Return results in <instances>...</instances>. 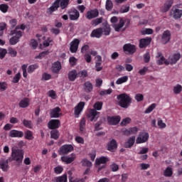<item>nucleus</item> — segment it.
Wrapping results in <instances>:
<instances>
[{
  "label": "nucleus",
  "mask_w": 182,
  "mask_h": 182,
  "mask_svg": "<svg viewBox=\"0 0 182 182\" xmlns=\"http://www.w3.org/2000/svg\"><path fill=\"white\" fill-rule=\"evenodd\" d=\"M59 136H60V134L59 133V131L58 129H53L50 131V138L53 139L54 140H58L59 139Z\"/></svg>",
  "instance_id": "obj_34"
},
{
  "label": "nucleus",
  "mask_w": 182,
  "mask_h": 182,
  "mask_svg": "<svg viewBox=\"0 0 182 182\" xmlns=\"http://www.w3.org/2000/svg\"><path fill=\"white\" fill-rule=\"evenodd\" d=\"M149 137H150V135H149L148 132H144L142 134H139V136L137 137L136 140V144H141V143H146L149 140Z\"/></svg>",
  "instance_id": "obj_11"
},
{
  "label": "nucleus",
  "mask_w": 182,
  "mask_h": 182,
  "mask_svg": "<svg viewBox=\"0 0 182 182\" xmlns=\"http://www.w3.org/2000/svg\"><path fill=\"white\" fill-rule=\"evenodd\" d=\"M70 21H77L80 16V14L76 9L71 10L69 14Z\"/></svg>",
  "instance_id": "obj_21"
},
{
  "label": "nucleus",
  "mask_w": 182,
  "mask_h": 182,
  "mask_svg": "<svg viewBox=\"0 0 182 182\" xmlns=\"http://www.w3.org/2000/svg\"><path fill=\"white\" fill-rule=\"evenodd\" d=\"M149 71V67H143L142 69H140L138 72V73L139 75H141V76H144V75H146V73H147V72Z\"/></svg>",
  "instance_id": "obj_54"
},
{
  "label": "nucleus",
  "mask_w": 182,
  "mask_h": 182,
  "mask_svg": "<svg viewBox=\"0 0 182 182\" xmlns=\"http://www.w3.org/2000/svg\"><path fill=\"white\" fill-rule=\"evenodd\" d=\"M85 16L87 19H93L94 18H97V16H99V10L94 9L88 11Z\"/></svg>",
  "instance_id": "obj_19"
},
{
  "label": "nucleus",
  "mask_w": 182,
  "mask_h": 182,
  "mask_svg": "<svg viewBox=\"0 0 182 182\" xmlns=\"http://www.w3.org/2000/svg\"><path fill=\"white\" fill-rule=\"evenodd\" d=\"M117 99L119 100V106L123 109H127L132 105V97L127 93H122L117 95Z\"/></svg>",
  "instance_id": "obj_2"
},
{
  "label": "nucleus",
  "mask_w": 182,
  "mask_h": 182,
  "mask_svg": "<svg viewBox=\"0 0 182 182\" xmlns=\"http://www.w3.org/2000/svg\"><path fill=\"white\" fill-rule=\"evenodd\" d=\"M129 80V77L127 75L118 78L116 81L117 85H122V83H126Z\"/></svg>",
  "instance_id": "obj_35"
},
{
  "label": "nucleus",
  "mask_w": 182,
  "mask_h": 182,
  "mask_svg": "<svg viewBox=\"0 0 182 182\" xmlns=\"http://www.w3.org/2000/svg\"><path fill=\"white\" fill-rule=\"evenodd\" d=\"M171 15H173V19H181L182 16V10L180 9H174L171 10Z\"/></svg>",
  "instance_id": "obj_24"
},
{
  "label": "nucleus",
  "mask_w": 182,
  "mask_h": 182,
  "mask_svg": "<svg viewBox=\"0 0 182 182\" xmlns=\"http://www.w3.org/2000/svg\"><path fill=\"white\" fill-rule=\"evenodd\" d=\"M107 123L110 126H116L120 123V116L117 115V116H108L107 117Z\"/></svg>",
  "instance_id": "obj_6"
},
{
  "label": "nucleus",
  "mask_w": 182,
  "mask_h": 182,
  "mask_svg": "<svg viewBox=\"0 0 182 182\" xmlns=\"http://www.w3.org/2000/svg\"><path fill=\"white\" fill-rule=\"evenodd\" d=\"M156 106H157V105H156L155 103L151 104L149 107L146 108V109L144 111V113L146 114H149V113H151V112L156 109Z\"/></svg>",
  "instance_id": "obj_47"
},
{
  "label": "nucleus",
  "mask_w": 182,
  "mask_h": 182,
  "mask_svg": "<svg viewBox=\"0 0 182 182\" xmlns=\"http://www.w3.org/2000/svg\"><path fill=\"white\" fill-rule=\"evenodd\" d=\"M103 29V33L105 36H109L110 35V32H112V28H110V26L109 25H105Z\"/></svg>",
  "instance_id": "obj_39"
},
{
  "label": "nucleus",
  "mask_w": 182,
  "mask_h": 182,
  "mask_svg": "<svg viewBox=\"0 0 182 182\" xmlns=\"http://www.w3.org/2000/svg\"><path fill=\"white\" fill-rule=\"evenodd\" d=\"M21 73H17L13 78L12 82L13 83H19V80H21Z\"/></svg>",
  "instance_id": "obj_58"
},
{
  "label": "nucleus",
  "mask_w": 182,
  "mask_h": 182,
  "mask_svg": "<svg viewBox=\"0 0 182 182\" xmlns=\"http://www.w3.org/2000/svg\"><path fill=\"white\" fill-rule=\"evenodd\" d=\"M123 51L124 53H129V55H133L136 53V46L127 43L123 46Z\"/></svg>",
  "instance_id": "obj_7"
},
{
  "label": "nucleus",
  "mask_w": 182,
  "mask_h": 182,
  "mask_svg": "<svg viewBox=\"0 0 182 182\" xmlns=\"http://www.w3.org/2000/svg\"><path fill=\"white\" fill-rule=\"evenodd\" d=\"M113 92V90L111 88L108 90H102L100 92V96H105V95H112V92Z\"/></svg>",
  "instance_id": "obj_53"
},
{
  "label": "nucleus",
  "mask_w": 182,
  "mask_h": 182,
  "mask_svg": "<svg viewBox=\"0 0 182 182\" xmlns=\"http://www.w3.org/2000/svg\"><path fill=\"white\" fill-rule=\"evenodd\" d=\"M102 22H103V17L92 20V25H93L94 26H97V25H100V23H102Z\"/></svg>",
  "instance_id": "obj_50"
},
{
  "label": "nucleus",
  "mask_w": 182,
  "mask_h": 182,
  "mask_svg": "<svg viewBox=\"0 0 182 182\" xmlns=\"http://www.w3.org/2000/svg\"><path fill=\"white\" fill-rule=\"evenodd\" d=\"M164 176L165 177H171V176H173V170L171 169V168H166L164 171Z\"/></svg>",
  "instance_id": "obj_44"
},
{
  "label": "nucleus",
  "mask_w": 182,
  "mask_h": 182,
  "mask_svg": "<svg viewBox=\"0 0 182 182\" xmlns=\"http://www.w3.org/2000/svg\"><path fill=\"white\" fill-rule=\"evenodd\" d=\"M83 89L86 93H90L93 92V84L90 81H86L84 83Z\"/></svg>",
  "instance_id": "obj_26"
},
{
  "label": "nucleus",
  "mask_w": 182,
  "mask_h": 182,
  "mask_svg": "<svg viewBox=\"0 0 182 182\" xmlns=\"http://www.w3.org/2000/svg\"><path fill=\"white\" fill-rule=\"evenodd\" d=\"M60 69H62V65L60 64V62L57 61L53 63V73H59V72L60 71Z\"/></svg>",
  "instance_id": "obj_30"
},
{
  "label": "nucleus",
  "mask_w": 182,
  "mask_h": 182,
  "mask_svg": "<svg viewBox=\"0 0 182 182\" xmlns=\"http://www.w3.org/2000/svg\"><path fill=\"white\" fill-rule=\"evenodd\" d=\"M9 137H12V138H21V137H23V132L22 131H18L16 129H12L11 131H10L9 134Z\"/></svg>",
  "instance_id": "obj_22"
},
{
  "label": "nucleus",
  "mask_w": 182,
  "mask_h": 182,
  "mask_svg": "<svg viewBox=\"0 0 182 182\" xmlns=\"http://www.w3.org/2000/svg\"><path fill=\"white\" fill-rule=\"evenodd\" d=\"M63 171V168L60 166H58L54 168V172L55 174H60Z\"/></svg>",
  "instance_id": "obj_64"
},
{
  "label": "nucleus",
  "mask_w": 182,
  "mask_h": 182,
  "mask_svg": "<svg viewBox=\"0 0 182 182\" xmlns=\"http://www.w3.org/2000/svg\"><path fill=\"white\" fill-rule=\"evenodd\" d=\"M109 161V159L106 156H101L100 159L95 160V164L100 166V164H106Z\"/></svg>",
  "instance_id": "obj_31"
},
{
  "label": "nucleus",
  "mask_w": 182,
  "mask_h": 182,
  "mask_svg": "<svg viewBox=\"0 0 182 182\" xmlns=\"http://www.w3.org/2000/svg\"><path fill=\"white\" fill-rule=\"evenodd\" d=\"M81 163H82V166L83 167H92V164L90 162V161H89V160H87L86 159H82Z\"/></svg>",
  "instance_id": "obj_49"
},
{
  "label": "nucleus",
  "mask_w": 182,
  "mask_h": 182,
  "mask_svg": "<svg viewBox=\"0 0 182 182\" xmlns=\"http://www.w3.org/2000/svg\"><path fill=\"white\" fill-rule=\"evenodd\" d=\"M55 182H68V176L64 174L61 176H58L55 179Z\"/></svg>",
  "instance_id": "obj_46"
},
{
  "label": "nucleus",
  "mask_w": 182,
  "mask_h": 182,
  "mask_svg": "<svg viewBox=\"0 0 182 182\" xmlns=\"http://www.w3.org/2000/svg\"><path fill=\"white\" fill-rule=\"evenodd\" d=\"M11 161H16L18 167L22 166V161H23V151L19 149H12Z\"/></svg>",
  "instance_id": "obj_3"
},
{
  "label": "nucleus",
  "mask_w": 182,
  "mask_h": 182,
  "mask_svg": "<svg viewBox=\"0 0 182 182\" xmlns=\"http://www.w3.org/2000/svg\"><path fill=\"white\" fill-rule=\"evenodd\" d=\"M25 139L26 140H32L33 139V133L31 130H26L25 132Z\"/></svg>",
  "instance_id": "obj_43"
},
{
  "label": "nucleus",
  "mask_w": 182,
  "mask_h": 182,
  "mask_svg": "<svg viewBox=\"0 0 182 182\" xmlns=\"http://www.w3.org/2000/svg\"><path fill=\"white\" fill-rule=\"evenodd\" d=\"M117 149V141H116V139H112L108 144H107V150L109 151H114Z\"/></svg>",
  "instance_id": "obj_25"
},
{
  "label": "nucleus",
  "mask_w": 182,
  "mask_h": 182,
  "mask_svg": "<svg viewBox=\"0 0 182 182\" xmlns=\"http://www.w3.org/2000/svg\"><path fill=\"white\" fill-rule=\"evenodd\" d=\"M181 59V54L179 53H175L169 57L170 65H176L178 60Z\"/></svg>",
  "instance_id": "obj_20"
},
{
  "label": "nucleus",
  "mask_w": 182,
  "mask_h": 182,
  "mask_svg": "<svg viewBox=\"0 0 182 182\" xmlns=\"http://www.w3.org/2000/svg\"><path fill=\"white\" fill-rule=\"evenodd\" d=\"M22 123L23 124V127H27V129H33V124H32V121H31V120L23 119Z\"/></svg>",
  "instance_id": "obj_37"
},
{
  "label": "nucleus",
  "mask_w": 182,
  "mask_h": 182,
  "mask_svg": "<svg viewBox=\"0 0 182 182\" xmlns=\"http://www.w3.org/2000/svg\"><path fill=\"white\" fill-rule=\"evenodd\" d=\"M136 142V136H132L129 138V139L124 143V147L125 149H132L133 146H134V143Z\"/></svg>",
  "instance_id": "obj_18"
},
{
  "label": "nucleus",
  "mask_w": 182,
  "mask_h": 182,
  "mask_svg": "<svg viewBox=\"0 0 182 182\" xmlns=\"http://www.w3.org/2000/svg\"><path fill=\"white\" fill-rule=\"evenodd\" d=\"M50 79H52V75L48 74V73H44L42 75L41 80H50Z\"/></svg>",
  "instance_id": "obj_60"
},
{
  "label": "nucleus",
  "mask_w": 182,
  "mask_h": 182,
  "mask_svg": "<svg viewBox=\"0 0 182 182\" xmlns=\"http://www.w3.org/2000/svg\"><path fill=\"white\" fill-rule=\"evenodd\" d=\"M18 106L21 107L22 109H25L29 106V99L24 98L20 101L18 103Z\"/></svg>",
  "instance_id": "obj_32"
},
{
  "label": "nucleus",
  "mask_w": 182,
  "mask_h": 182,
  "mask_svg": "<svg viewBox=\"0 0 182 182\" xmlns=\"http://www.w3.org/2000/svg\"><path fill=\"white\" fill-rule=\"evenodd\" d=\"M151 43V38L150 37H146L144 38H141L139 40V48L140 49H144L146 48L147 46H149V45H150Z\"/></svg>",
  "instance_id": "obj_12"
},
{
  "label": "nucleus",
  "mask_w": 182,
  "mask_h": 182,
  "mask_svg": "<svg viewBox=\"0 0 182 182\" xmlns=\"http://www.w3.org/2000/svg\"><path fill=\"white\" fill-rule=\"evenodd\" d=\"M48 127L50 130H56L60 127V120L50 119L48 123Z\"/></svg>",
  "instance_id": "obj_9"
},
{
  "label": "nucleus",
  "mask_w": 182,
  "mask_h": 182,
  "mask_svg": "<svg viewBox=\"0 0 182 182\" xmlns=\"http://www.w3.org/2000/svg\"><path fill=\"white\" fill-rule=\"evenodd\" d=\"M8 160L0 161V168L2 171H7L9 169V166H8Z\"/></svg>",
  "instance_id": "obj_33"
},
{
  "label": "nucleus",
  "mask_w": 182,
  "mask_h": 182,
  "mask_svg": "<svg viewBox=\"0 0 182 182\" xmlns=\"http://www.w3.org/2000/svg\"><path fill=\"white\" fill-rule=\"evenodd\" d=\"M6 29V23H0V36L4 35V31Z\"/></svg>",
  "instance_id": "obj_59"
},
{
  "label": "nucleus",
  "mask_w": 182,
  "mask_h": 182,
  "mask_svg": "<svg viewBox=\"0 0 182 182\" xmlns=\"http://www.w3.org/2000/svg\"><path fill=\"white\" fill-rule=\"evenodd\" d=\"M182 92V86L180 84H177L173 87V93L175 95H180Z\"/></svg>",
  "instance_id": "obj_38"
},
{
  "label": "nucleus",
  "mask_w": 182,
  "mask_h": 182,
  "mask_svg": "<svg viewBox=\"0 0 182 182\" xmlns=\"http://www.w3.org/2000/svg\"><path fill=\"white\" fill-rule=\"evenodd\" d=\"M161 39H162V43L164 45L168 43V42H170V39H171V33H170V31L166 30L164 31L161 36Z\"/></svg>",
  "instance_id": "obj_14"
},
{
  "label": "nucleus",
  "mask_w": 182,
  "mask_h": 182,
  "mask_svg": "<svg viewBox=\"0 0 182 182\" xmlns=\"http://www.w3.org/2000/svg\"><path fill=\"white\" fill-rule=\"evenodd\" d=\"M80 43V41H79L77 38H75L73 41H71L70 47V51L71 53H76V52H77Z\"/></svg>",
  "instance_id": "obj_10"
},
{
  "label": "nucleus",
  "mask_w": 182,
  "mask_h": 182,
  "mask_svg": "<svg viewBox=\"0 0 182 182\" xmlns=\"http://www.w3.org/2000/svg\"><path fill=\"white\" fill-rule=\"evenodd\" d=\"M48 53H49V51H43L38 55L36 56V59H43Z\"/></svg>",
  "instance_id": "obj_63"
},
{
  "label": "nucleus",
  "mask_w": 182,
  "mask_h": 182,
  "mask_svg": "<svg viewBox=\"0 0 182 182\" xmlns=\"http://www.w3.org/2000/svg\"><path fill=\"white\" fill-rule=\"evenodd\" d=\"M30 46L32 49H36V48H38V41L35 39H31L30 41Z\"/></svg>",
  "instance_id": "obj_61"
},
{
  "label": "nucleus",
  "mask_w": 182,
  "mask_h": 182,
  "mask_svg": "<svg viewBox=\"0 0 182 182\" xmlns=\"http://www.w3.org/2000/svg\"><path fill=\"white\" fill-rule=\"evenodd\" d=\"M96 62H95V69L97 72H100L103 70V67H102V56L97 55L95 57Z\"/></svg>",
  "instance_id": "obj_23"
},
{
  "label": "nucleus",
  "mask_w": 182,
  "mask_h": 182,
  "mask_svg": "<svg viewBox=\"0 0 182 182\" xmlns=\"http://www.w3.org/2000/svg\"><path fill=\"white\" fill-rule=\"evenodd\" d=\"M9 9V6H8V4H0V11L3 14H6V12H8Z\"/></svg>",
  "instance_id": "obj_42"
},
{
  "label": "nucleus",
  "mask_w": 182,
  "mask_h": 182,
  "mask_svg": "<svg viewBox=\"0 0 182 182\" xmlns=\"http://www.w3.org/2000/svg\"><path fill=\"white\" fill-rule=\"evenodd\" d=\"M55 2H58V5L59 8H61V9H66V8L69 6L70 0H55Z\"/></svg>",
  "instance_id": "obj_27"
},
{
  "label": "nucleus",
  "mask_w": 182,
  "mask_h": 182,
  "mask_svg": "<svg viewBox=\"0 0 182 182\" xmlns=\"http://www.w3.org/2000/svg\"><path fill=\"white\" fill-rule=\"evenodd\" d=\"M58 2L55 1L53 5L48 9L50 14H53L55 11H58L59 9V6L58 5Z\"/></svg>",
  "instance_id": "obj_36"
},
{
  "label": "nucleus",
  "mask_w": 182,
  "mask_h": 182,
  "mask_svg": "<svg viewBox=\"0 0 182 182\" xmlns=\"http://www.w3.org/2000/svg\"><path fill=\"white\" fill-rule=\"evenodd\" d=\"M157 124L159 129H166V127H167L166 123L163 122V119L160 118L158 119Z\"/></svg>",
  "instance_id": "obj_52"
},
{
  "label": "nucleus",
  "mask_w": 182,
  "mask_h": 182,
  "mask_svg": "<svg viewBox=\"0 0 182 182\" xmlns=\"http://www.w3.org/2000/svg\"><path fill=\"white\" fill-rule=\"evenodd\" d=\"M8 89V84L6 82H0V90L1 92H5Z\"/></svg>",
  "instance_id": "obj_57"
},
{
  "label": "nucleus",
  "mask_w": 182,
  "mask_h": 182,
  "mask_svg": "<svg viewBox=\"0 0 182 182\" xmlns=\"http://www.w3.org/2000/svg\"><path fill=\"white\" fill-rule=\"evenodd\" d=\"M51 42H53V40L50 37H48L43 42V46L44 48H48V46H50Z\"/></svg>",
  "instance_id": "obj_51"
},
{
  "label": "nucleus",
  "mask_w": 182,
  "mask_h": 182,
  "mask_svg": "<svg viewBox=\"0 0 182 182\" xmlns=\"http://www.w3.org/2000/svg\"><path fill=\"white\" fill-rule=\"evenodd\" d=\"M85 127H86V118H82L80 122V131L84 132Z\"/></svg>",
  "instance_id": "obj_41"
},
{
  "label": "nucleus",
  "mask_w": 182,
  "mask_h": 182,
  "mask_svg": "<svg viewBox=\"0 0 182 182\" xmlns=\"http://www.w3.org/2000/svg\"><path fill=\"white\" fill-rule=\"evenodd\" d=\"M105 9L107 11H112L113 9V2L111 0L106 1Z\"/></svg>",
  "instance_id": "obj_45"
},
{
  "label": "nucleus",
  "mask_w": 182,
  "mask_h": 182,
  "mask_svg": "<svg viewBox=\"0 0 182 182\" xmlns=\"http://www.w3.org/2000/svg\"><path fill=\"white\" fill-rule=\"evenodd\" d=\"M130 11V6L129 4L123 5L120 10L119 12L120 14H127Z\"/></svg>",
  "instance_id": "obj_40"
},
{
  "label": "nucleus",
  "mask_w": 182,
  "mask_h": 182,
  "mask_svg": "<svg viewBox=\"0 0 182 182\" xmlns=\"http://www.w3.org/2000/svg\"><path fill=\"white\" fill-rule=\"evenodd\" d=\"M103 36V28H98L96 29H94L91 34L90 37L91 38H100Z\"/></svg>",
  "instance_id": "obj_16"
},
{
  "label": "nucleus",
  "mask_w": 182,
  "mask_h": 182,
  "mask_svg": "<svg viewBox=\"0 0 182 182\" xmlns=\"http://www.w3.org/2000/svg\"><path fill=\"white\" fill-rule=\"evenodd\" d=\"M103 107V102H97L94 105V109H90V112L87 114V117L90 119V122H96L99 117L100 116V112H97V110H102Z\"/></svg>",
  "instance_id": "obj_1"
},
{
  "label": "nucleus",
  "mask_w": 182,
  "mask_h": 182,
  "mask_svg": "<svg viewBox=\"0 0 182 182\" xmlns=\"http://www.w3.org/2000/svg\"><path fill=\"white\" fill-rule=\"evenodd\" d=\"M150 53L149 52H146L144 55V63H149V62H150Z\"/></svg>",
  "instance_id": "obj_62"
},
{
  "label": "nucleus",
  "mask_w": 182,
  "mask_h": 182,
  "mask_svg": "<svg viewBox=\"0 0 182 182\" xmlns=\"http://www.w3.org/2000/svg\"><path fill=\"white\" fill-rule=\"evenodd\" d=\"M73 150H74V148L72 144H65L60 148L58 153L60 156H66V154H69V153H72Z\"/></svg>",
  "instance_id": "obj_5"
},
{
  "label": "nucleus",
  "mask_w": 182,
  "mask_h": 182,
  "mask_svg": "<svg viewBox=\"0 0 182 182\" xmlns=\"http://www.w3.org/2000/svg\"><path fill=\"white\" fill-rule=\"evenodd\" d=\"M10 35L13 36L9 40L10 45H16V43L19 42V40L21 39V38H22V31L11 30L10 32Z\"/></svg>",
  "instance_id": "obj_4"
},
{
  "label": "nucleus",
  "mask_w": 182,
  "mask_h": 182,
  "mask_svg": "<svg viewBox=\"0 0 182 182\" xmlns=\"http://www.w3.org/2000/svg\"><path fill=\"white\" fill-rule=\"evenodd\" d=\"M68 76L70 82H75L77 78V71L76 70L69 71Z\"/></svg>",
  "instance_id": "obj_28"
},
{
  "label": "nucleus",
  "mask_w": 182,
  "mask_h": 182,
  "mask_svg": "<svg viewBox=\"0 0 182 182\" xmlns=\"http://www.w3.org/2000/svg\"><path fill=\"white\" fill-rule=\"evenodd\" d=\"M124 26V19L123 18H121L119 19V23H115L113 25V28L115 31V32H120V29Z\"/></svg>",
  "instance_id": "obj_29"
},
{
  "label": "nucleus",
  "mask_w": 182,
  "mask_h": 182,
  "mask_svg": "<svg viewBox=\"0 0 182 182\" xmlns=\"http://www.w3.org/2000/svg\"><path fill=\"white\" fill-rule=\"evenodd\" d=\"M84 59L87 62V63H92V55L89 53H87L84 55Z\"/></svg>",
  "instance_id": "obj_55"
},
{
  "label": "nucleus",
  "mask_w": 182,
  "mask_h": 182,
  "mask_svg": "<svg viewBox=\"0 0 182 182\" xmlns=\"http://www.w3.org/2000/svg\"><path fill=\"white\" fill-rule=\"evenodd\" d=\"M173 6V0H167L164 4L161 7L160 11L162 14H166L170 11V8Z\"/></svg>",
  "instance_id": "obj_13"
},
{
  "label": "nucleus",
  "mask_w": 182,
  "mask_h": 182,
  "mask_svg": "<svg viewBox=\"0 0 182 182\" xmlns=\"http://www.w3.org/2000/svg\"><path fill=\"white\" fill-rule=\"evenodd\" d=\"M76 160V154H71V156H61V161L65 164H70V163H73V161Z\"/></svg>",
  "instance_id": "obj_17"
},
{
  "label": "nucleus",
  "mask_w": 182,
  "mask_h": 182,
  "mask_svg": "<svg viewBox=\"0 0 182 182\" xmlns=\"http://www.w3.org/2000/svg\"><path fill=\"white\" fill-rule=\"evenodd\" d=\"M50 116L52 119L55 118L58 119L62 116L60 113V107H56L54 109L50 110Z\"/></svg>",
  "instance_id": "obj_15"
},
{
  "label": "nucleus",
  "mask_w": 182,
  "mask_h": 182,
  "mask_svg": "<svg viewBox=\"0 0 182 182\" xmlns=\"http://www.w3.org/2000/svg\"><path fill=\"white\" fill-rule=\"evenodd\" d=\"M89 49H90V46L87 44H85L82 48H81V53H89Z\"/></svg>",
  "instance_id": "obj_56"
},
{
  "label": "nucleus",
  "mask_w": 182,
  "mask_h": 182,
  "mask_svg": "<svg viewBox=\"0 0 182 182\" xmlns=\"http://www.w3.org/2000/svg\"><path fill=\"white\" fill-rule=\"evenodd\" d=\"M85 102H80L74 108V114L75 117H79L80 113L83 112V109H85Z\"/></svg>",
  "instance_id": "obj_8"
},
{
  "label": "nucleus",
  "mask_w": 182,
  "mask_h": 182,
  "mask_svg": "<svg viewBox=\"0 0 182 182\" xmlns=\"http://www.w3.org/2000/svg\"><path fill=\"white\" fill-rule=\"evenodd\" d=\"M38 68H39V65H38V64L31 65L28 68V73H33V71L36 70Z\"/></svg>",
  "instance_id": "obj_48"
}]
</instances>
